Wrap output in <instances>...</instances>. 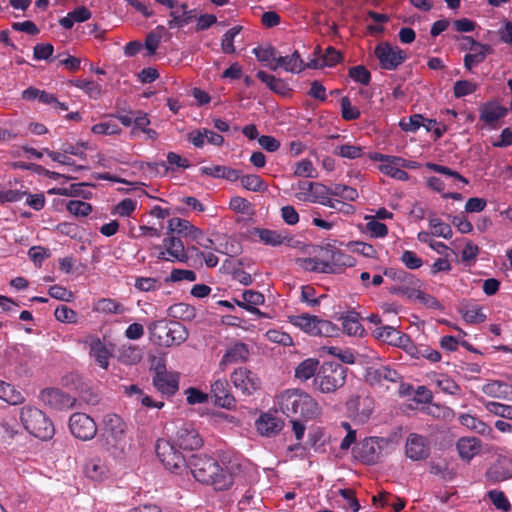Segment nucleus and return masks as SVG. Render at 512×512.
Wrapping results in <instances>:
<instances>
[{"label": "nucleus", "instance_id": "e2e57ef3", "mask_svg": "<svg viewBox=\"0 0 512 512\" xmlns=\"http://www.w3.org/2000/svg\"><path fill=\"white\" fill-rule=\"evenodd\" d=\"M341 116L346 121L356 120L360 117V110L352 106L349 97L344 96L340 100Z\"/></svg>", "mask_w": 512, "mask_h": 512}, {"label": "nucleus", "instance_id": "6e6552de", "mask_svg": "<svg viewBox=\"0 0 512 512\" xmlns=\"http://www.w3.org/2000/svg\"><path fill=\"white\" fill-rule=\"evenodd\" d=\"M375 56L378 58L381 68L396 70L407 58L406 53L398 46H392L388 42H382L375 47Z\"/></svg>", "mask_w": 512, "mask_h": 512}, {"label": "nucleus", "instance_id": "39448f33", "mask_svg": "<svg viewBox=\"0 0 512 512\" xmlns=\"http://www.w3.org/2000/svg\"><path fill=\"white\" fill-rule=\"evenodd\" d=\"M290 323L312 336L333 337L339 332L337 325L331 321L306 313L291 316Z\"/></svg>", "mask_w": 512, "mask_h": 512}, {"label": "nucleus", "instance_id": "79ce46f5", "mask_svg": "<svg viewBox=\"0 0 512 512\" xmlns=\"http://www.w3.org/2000/svg\"><path fill=\"white\" fill-rule=\"evenodd\" d=\"M368 376L371 380L381 382V381H388V382H398L401 379L400 374L390 368L389 366H380L378 368L371 369L368 372Z\"/></svg>", "mask_w": 512, "mask_h": 512}, {"label": "nucleus", "instance_id": "de8ad7c7", "mask_svg": "<svg viewBox=\"0 0 512 512\" xmlns=\"http://www.w3.org/2000/svg\"><path fill=\"white\" fill-rule=\"evenodd\" d=\"M168 315L175 319L192 320L195 317V308L186 303H176L168 308Z\"/></svg>", "mask_w": 512, "mask_h": 512}, {"label": "nucleus", "instance_id": "49530a36", "mask_svg": "<svg viewBox=\"0 0 512 512\" xmlns=\"http://www.w3.org/2000/svg\"><path fill=\"white\" fill-rule=\"evenodd\" d=\"M255 234L258 235L260 241L265 245L273 247L281 245L285 240V237L280 232L266 228L255 229Z\"/></svg>", "mask_w": 512, "mask_h": 512}, {"label": "nucleus", "instance_id": "aec40b11", "mask_svg": "<svg viewBox=\"0 0 512 512\" xmlns=\"http://www.w3.org/2000/svg\"><path fill=\"white\" fill-rule=\"evenodd\" d=\"M269 68L276 71L279 68H284L285 71L291 73H300L305 70V63L301 58L298 51H294L291 55L280 56L278 55L277 62L269 64Z\"/></svg>", "mask_w": 512, "mask_h": 512}, {"label": "nucleus", "instance_id": "393cba45", "mask_svg": "<svg viewBox=\"0 0 512 512\" xmlns=\"http://www.w3.org/2000/svg\"><path fill=\"white\" fill-rule=\"evenodd\" d=\"M481 440L476 437H461L456 442V449L460 458L469 462L481 450Z\"/></svg>", "mask_w": 512, "mask_h": 512}, {"label": "nucleus", "instance_id": "bb28decb", "mask_svg": "<svg viewBox=\"0 0 512 512\" xmlns=\"http://www.w3.org/2000/svg\"><path fill=\"white\" fill-rule=\"evenodd\" d=\"M258 432L267 437L278 434L283 428V421L269 413L260 416L256 422Z\"/></svg>", "mask_w": 512, "mask_h": 512}, {"label": "nucleus", "instance_id": "7c9ffc66", "mask_svg": "<svg viewBox=\"0 0 512 512\" xmlns=\"http://www.w3.org/2000/svg\"><path fill=\"white\" fill-rule=\"evenodd\" d=\"M173 233L185 237H189L190 234H193L194 237L200 235L198 227L194 226L190 221L178 217H173L168 220L167 235H173Z\"/></svg>", "mask_w": 512, "mask_h": 512}, {"label": "nucleus", "instance_id": "6e6d98bb", "mask_svg": "<svg viewBox=\"0 0 512 512\" xmlns=\"http://www.w3.org/2000/svg\"><path fill=\"white\" fill-rule=\"evenodd\" d=\"M486 410L496 416L512 420V405L487 401L484 403Z\"/></svg>", "mask_w": 512, "mask_h": 512}, {"label": "nucleus", "instance_id": "a878e982", "mask_svg": "<svg viewBox=\"0 0 512 512\" xmlns=\"http://www.w3.org/2000/svg\"><path fill=\"white\" fill-rule=\"evenodd\" d=\"M401 167H409L407 160L394 156L389 163L380 164L379 170L391 178L407 181L409 179V174L405 170L401 169Z\"/></svg>", "mask_w": 512, "mask_h": 512}, {"label": "nucleus", "instance_id": "c756f323", "mask_svg": "<svg viewBox=\"0 0 512 512\" xmlns=\"http://www.w3.org/2000/svg\"><path fill=\"white\" fill-rule=\"evenodd\" d=\"M0 400L12 406L22 405L26 397L15 385L0 380Z\"/></svg>", "mask_w": 512, "mask_h": 512}, {"label": "nucleus", "instance_id": "2eb2a0df", "mask_svg": "<svg viewBox=\"0 0 512 512\" xmlns=\"http://www.w3.org/2000/svg\"><path fill=\"white\" fill-rule=\"evenodd\" d=\"M324 253L325 264L330 266L331 269L329 271H326V273H340L345 267L354 266V258L351 255L341 251L340 249L330 247L326 248Z\"/></svg>", "mask_w": 512, "mask_h": 512}, {"label": "nucleus", "instance_id": "9d476101", "mask_svg": "<svg viewBox=\"0 0 512 512\" xmlns=\"http://www.w3.org/2000/svg\"><path fill=\"white\" fill-rule=\"evenodd\" d=\"M39 400L47 407L56 411H64L74 407L76 399L58 388H45L39 393Z\"/></svg>", "mask_w": 512, "mask_h": 512}, {"label": "nucleus", "instance_id": "bf43d9fd", "mask_svg": "<svg viewBox=\"0 0 512 512\" xmlns=\"http://www.w3.org/2000/svg\"><path fill=\"white\" fill-rule=\"evenodd\" d=\"M334 154L347 159H357L363 155V149L360 146L344 144L337 146Z\"/></svg>", "mask_w": 512, "mask_h": 512}, {"label": "nucleus", "instance_id": "0e129e2a", "mask_svg": "<svg viewBox=\"0 0 512 512\" xmlns=\"http://www.w3.org/2000/svg\"><path fill=\"white\" fill-rule=\"evenodd\" d=\"M186 14L187 13H185L184 10H181L178 5L176 9H171V12L169 13L170 19L167 22L168 27L170 29H174L188 25V17Z\"/></svg>", "mask_w": 512, "mask_h": 512}, {"label": "nucleus", "instance_id": "a18cd8bd", "mask_svg": "<svg viewBox=\"0 0 512 512\" xmlns=\"http://www.w3.org/2000/svg\"><path fill=\"white\" fill-rule=\"evenodd\" d=\"M253 54L258 61L265 63L267 67H269V64L276 63L279 55L277 49L271 45L258 46L253 49Z\"/></svg>", "mask_w": 512, "mask_h": 512}, {"label": "nucleus", "instance_id": "4d7b16f0", "mask_svg": "<svg viewBox=\"0 0 512 512\" xmlns=\"http://www.w3.org/2000/svg\"><path fill=\"white\" fill-rule=\"evenodd\" d=\"M242 27L234 26L229 29L221 39V49L226 54H232L235 52L234 39L240 33Z\"/></svg>", "mask_w": 512, "mask_h": 512}, {"label": "nucleus", "instance_id": "69168bd1", "mask_svg": "<svg viewBox=\"0 0 512 512\" xmlns=\"http://www.w3.org/2000/svg\"><path fill=\"white\" fill-rule=\"evenodd\" d=\"M349 76L362 85H368L371 81L370 71L363 65L353 66L349 69Z\"/></svg>", "mask_w": 512, "mask_h": 512}, {"label": "nucleus", "instance_id": "9b49d317", "mask_svg": "<svg viewBox=\"0 0 512 512\" xmlns=\"http://www.w3.org/2000/svg\"><path fill=\"white\" fill-rule=\"evenodd\" d=\"M126 425L123 419L116 414H108L104 418L103 436L108 446L119 447L125 438Z\"/></svg>", "mask_w": 512, "mask_h": 512}, {"label": "nucleus", "instance_id": "603ef678", "mask_svg": "<svg viewBox=\"0 0 512 512\" xmlns=\"http://www.w3.org/2000/svg\"><path fill=\"white\" fill-rule=\"evenodd\" d=\"M241 181V185L249 191L253 192H260L264 191L267 186L265 185L263 179L255 174L250 175H240V178L238 179Z\"/></svg>", "mask_w": 512, "mask_h": 512}, {"label": "nucleus", "instance_id": "423d86ee", "mask_svg": "<svg viewBox=\"0 0 512 512\" xmlns=\"http://www.w3.org/2000/svg\"><path fill=\"white\" fill-rule=\"evenodd\" d=\"M153 249L152 256L159 261L187 263L189 260L183 241L174 235H167L162 244L156 245Z\"/></svg>", "mask_w": 512, "mask_h": 512}, {"label": "nucleus", "instance_id": "09e8293b", "mask_svg": "<svg viewBox=\"0 0 512 512\" xmlns=\"http://www.w3.org/2000/svg\"><path fill=\"white\" fill-rule=\"evenodd\" d=\"M376 338L395 346L402 335V332L392 326H380L374 331Z\"/></svg>", "mask_w": 512, "mask_h": 512}, {"label": "nucleus", "instance_id": "dca6fc26", "mask_svg": "<svg viewBox=\"0 0 512 512\" xmlns=\"http://www.w3.org/2000/svg\"><path fill=\"white\" fill-rule=\"evenodd\" d=\"M381 446L377 438L369 437L364 439L356 449V458L363 464H376L381 456Z\"/></svg>", "mask_w": 512, "mask_h": 512}, {"label": "nucleus", "instance_id": "864d4df0", "mask_svg": "<svg viewBox=\"0 0 512 512\" xmlns=\"http://www.w3.org/2000/svg\"><path fill=\"white\" fill-rule=\"evenodd\" d=\"M488 498L492 502V504L503 512H509L512 509V505L505 493L501 490H490L487 493Z\"/></svg>", "mask_w": 512, "mask_h": 512}, {"label": "nucleus", "instance_id": "f704fd0d", "mask_svg": "<svg viewBox=\"0 0 512 512\" xmlns=\"http://www.w3.org/2000/svg\"><path fill=\"white\" fill-rule=\"evenodd\" d=\"M90 355L101 368H108L111 353L98 337L93 338L90 342Z\"/></svg>", "mask_w": 512, "mask_h": 512}, {"label": "nucleus", "instance_id": "c03bdc74", "mask_svg": "<svg viewBox=\"0 0 512 512\" xmlns=\"http://www.w3.org/2000/svg\"><path fill=\"white\" fill-rule=\"evenodd\" d=\"M331 198H340L344 201H356L358 198V192L354 187L344 184H332L330 185Z\"/></svg>", "mask_w": 512, "mask_h": 512}, {"label": "nucleus", "instance_id": "b1692460", "mask_svg": "<svg viewBox=\"0 0 512 512\" xmlns=\"http://www.w3.org/2000/svg\"><path fill=\"white\" fill-rule=\"evenodd\" d=\"M480 120L493 126L498 120L505 117L507 109L496 102H486L479 107Z\"/></svg>", "mask_w": 512, "mask_h": 512}, {"label": "nucleus", "instance_id": "5701e85b", "mask_svg": "<svg viewBox=\"0 0 512 512\" xmlns=\"http://www.w3.org/2000/svg\"><path fill=\"white\" fill-rule=\"evenodd\" d=\"M265 297L262 293L254 290H245L242 293V301L236 300V304L247 310L252 314H256L259 317H264L265 314L262 313L257 306L264 304Z\"/></svg>", "mask_w": 512, "mask_h": 512}, {"label": "nucleus", "instance_id": "f3484780", "mask_svg": "<svg viewBox=\"0 0 512 512\" xmlns=\"http://www.w3.org/2000/svg\"><path fill=\"white\" fill-rule=\"evenodd\" d=\"M176 442L181 449L195 450L202 446L203 440L192 424L185 423L176 433Z\"/></svg>", "mask_w": 512, "mask_h": 512}, {"label": "nucleus", "instance_id": "473e14b6", "mask_svg": "<svg viewBox=\"0 0 512 512\" xmlns=\"http://www.w3.org/2000/svg\"><path fill=\"white\" fill-rule=\"evenodd\" d=\"M93 311L101 314H114L120 315L127 311V308L116 299L113 298H100L93 304Z\"/></svg>", "mask_w": 512, "mask_h": 512}, {"label": "nucleus", "instance_id": "5fc2aeb1", "mask_svg": "<svg viewBox=\"0 0 512 512\" xmlns=\"http://www.w3.org/2000/svg\"><path fill=\"white\" fill-rule=\"evenodd\" d=\"M479 85L470 80H458L454 83L453 94L455 98H462L477 91Z\"/></svg>", "mask_w": 512, "mask_h": 512}, {"label": "nucleus", "instance_id": "37998d69", "mask_svg": "<svg viewBox=\"0 0 512 512\" xmlns=\"http://www.w3.org/2000/svg\"><path fill=\"white\" fill-rule=\"evenodd\" d=\"M296 263L304 269L305 271L309 272H317V273H326V271L331 270L330 266L325 264L324 258L319 259L317 257H304V258H298L296 260Z\"/></svg>", "mask_w": 512, "mask_h": 512}, {"label": "nucleus", "instance_id": "4468645a", "mask_svg": "<svg viewBox=\"0 0 512 512\" xmlns=\"http://www.w3.org/2000/svg\"><path fill=\"white\" fill-rule=\"evenodd\" d=\"M463 40L470 44V47H468L470 53H467L463 59L464 67L469 71L482 63L487 55L493 53V49L490 45L477 42L470 36H464Z\"/></svg>", "mask_w": 512, "mask_h": 512}, {"label": "nucleus", "instance_id": "13d9d810", "mask_svg": "<svg viewBox=\"0 0 512 512\" xmlns=\"http://www.w3.org/2000/svg\"><path fill=\"white\" fill-rule=\"evenodd\" d=\"M66 209L72 215L82 217H86L92 212L91 204L80 200H70L66 205Z\"/></svg>", "mask_w": 512, "mask_h": 512}, {"label": "nucleus", "instance_id": "cd10ccee", "mask_svg": "<svg viewBox=\"0 0 512 512\" xmlns=\"http://www.w3.org/2000/svg\"><path fill=\"white\" fill-rule=\"evenodd\" d=\"M200 172L202 175L230 182H235L240 178V170L224 165L203 166L200 168Z\"/></svg>", "mask_w": 512, "mask_h": 512}, {"label": "nucleus", "instance_id": "a211bd4d", "mask_svg": "<svg viewBox=\"0 0 512 512\" xmlns=\"http://www.w3.org/2000/svg\"><path fill=\"white\" fill-rule=\"evenodd\" d=\"M165 336L159 335L161 344L165 346L180 345L188 338V331L184 325L177 321H171L162 327Z\"/></svg>", "mask_w": 512, "mask_h": 512}, {"label": "nucleus", "instance_id": "2f4dec72", "mask_svg": "<svg viewBox=\"0 0 512 512\" xmlns=\"http://www.w3.org/2000/svg\"><path fill=\"white\" fill-rule=\"evenodd\" d=\"M250 350L247 344L237 342L227 349L222 357L221 364L242 363L248 360Z\"/></svg>", "mask_w": 512, "mask_h": 512}, {"label": "nucleus", "instance_id": "f257e3e1", "mask_svg": "<svg viewBox=\"0 0 512 512\" xmlns=\"http://www.w3.org/2000/svg\"><path fill=\"white\" fill-rule=\"evenodd\" d=\"M189 467L198 482L211 485L215 490H227L234 482L232 473L223 469L212 457L193 455Z\"/></svg>", "mask_w": 512, "mask_h": 512}, {"label": "nucleus", "instance_id": "4c0bfd02", "mask_svg": "<svg viewBox=\"0 0 512 512\" xmlns=\"http://www.w3.org/2000/svg\"><path fill=\"white\" fill-rule=\"evenodd\" d=\"M459 422L461 425L468 429L474 430L476 433L484 436L491 435L493 429L485 422L470 414H462L459 416Z\"/></svg>", "mask_w": 512, "mask_h": 512}, {"label": "nucleus", "instance_id": "052dcab7", "mask_svg": "<svg viewBox=\"0 0 512 512\" xmlns=\"http://www.w3.org/2000/svg\"><path fill=\"white\" fill-rule=\"evenodd\" d=\"M43 151L55 162H58L65 166H71L74 171L84 170L85 166L76 165L75 162L68 157L64 152L51 151L48 148H44Z\"/></svg>", "mask_w": 512, "mask_h": 512}, {"label": "nucleus", "instance_id": "774afa93", "mask_svg": "<svg viewBox=\"0 0 512 512\" xmlns=\"http://www.w3.org/2000/svg\"><path fill=\"white\" fill-rule=\"evenodd\" d=\"M400 261L410 270H415L423 265V260L414 251L404 250L401 254Z\"/></svg>", "mask_w": 512, "mask_h": 512}, {"label": "nucleus", "instance_id": "0eeeda50", "mask_svg": "<svg viewBox=\"0 0 512 512\" xmlns=\"http://www.w3.org/2000/svg\"><path fill=\"white\" fill-rule=\"evenodd\" d=\"M155 451L158 459L167 470L173 473H181L187 468L186 460L182 453L168 440L158 439Z\"/></svg>", "mask_w": 512, "mask_h": 512}, {"label": "nucleus", "instance_id": "8fccbe9b", "mask_svg": "<svg viewBox=\"0 0 512 512\" xmlns=\"http://www.w3.org/2000/svg\"><path fill=\"white\" fill-rule=\"evenodd\" d=\"M71 84L83 90L90 98L98 99L101 96V85L94 80L76 79Z\"/></svg>", "mask_w": 512, "mask_h": 512}, {"label": "nucleus", "instance_id": "3c124183", "mask_svg": "<svg viewBox=\"0 0 512 512\" xmlns=\"http://www.w3.org/2000/svg\"><path fill=\"white\" fill-rule=\"evenodd\" d=\"M164 32L165 27L159 25L155 28V30L147 34L145 38V48L149 56H152L156 53V50L162 40Z\"/></svg>", "mask_w": 512, "mask_h": 512}, {"label": "nucleus", "instance_id": "20e7f679", "mask_svg": "<svg viewBox=\"0 0 512 512\" xmlns=\"http://www.w3.org/2000/svg\"><path fill=\"white\" fill-rule=\"evenodd\" d=\"M347 371V367L340 363L324 362L313 379L314 389L323 394L335 393L345 385Z\"/></svg>", "mask_w": 512, "mask_h": 512}, {"label": "nucleus", "instance_id": "1a4fd4ad", "mask_svg": "<svg viewBox=\"0 0 512 512\" xmlns=\"http://www.w3.org/2000/svg\"><path fill=\"white\" fill-rule=\"evenodd\" d=\"M69 429L74 437L83 441L93 439L97 433L95 421L89 415L80 412L70 416Z\"/></svg>", "mask_w": 512, "mask_h": 512}, {"label": "nucleus", "instance_id": "4be33fe9", "mask_svg": "<svg viewBox=\"0 0 512 512\" xmlns=\"http://www.w3.org/2000/svg\"><path fill=\"white\" fill-rule=\"evenodd\" d=\"M481 391L492 398L512 401V385L501 380L489 381L482 386Z\"/></svg>", "mask_w": 512, "mask_h": 512}, {"label": "nucleus", "instance_id": "ddd939ff", "mask_svg": "<svg viewBox=\"0 0 512 512\" xmlns=\"http://www.w3.org/2000/svg\"><path fill=\"white\" fill-rule=\"evenodd\" d=\"M405 454L413 461L427 459L430 455L429 440L423 435L410 433L405 443Z\"/></svg>", "mask_w": 512, "mask_h": 512}, {"label": "nucleus", "instance_id": "f8f14e48", "mask_svg": "<svg viewBox=\"0 0 512 512\" xmlns=\"http://www.w3.org/2000/svg\"><path fill=\"white\" fill-rule=\"evenodd\" d=\"M231 381L235 388L244 395H251L260 388L258 376L245 367H239L231 374Z\"/></svg>", "mask_w": 512, "mask_h": 512}, {"label": "nucleus", "instance_id": "f03ea898", "mask_svg": "<svg viewBox=\"0 0 512 512\" xmlns=\"http://www.w3.org/2000/svg\"><path fill=\"white\" fill-rule=\"evenodd\" d=\"M280 410L290 418L313 420L321 415L319 403L307 392L300 389H288L278 397Z\"/></svg>", "mask_w": 512, "mask_h": 512}, {"label": "nucleus", "instance_id": "ea45409f", "mask_svg": "<svg viewBox=\"0 0 512 512\" xmlns=\"http://www.w3.org/2000/svg\"><path fill=\"white\" fill-rule=\"evenodd\" d=\"M85 475L94 481H101L107 475V467L99 458L90 459L85 465Z\"/></svg>", "mask_w": 512, "mask_h": 512}, {"label": "nucleus", "instance_id": "58836bf2", "mask_svg": "<svg viewBox=\"0 0 512 512\" xmlns=\"http://www.w3.org/2000/svg\"><path fill=\"white\" fill-rule=\"evenodd\" d=\"M319 367V361L317 359H305L296 367L295 377L301 381H307L315 377Z\"/></svg>", "mask_w": 512, "mask_h": 512}, {"label": "nucleus", "instance_id": "338daca9", "mask_svg": "<svg viewBox=\"0 0 512 512\" xmlns=\"http://www.w3.org/2000/svg\"><path fill=\"white\" fill-rule=\"evenodd\" d=\"M91 131L99 135H118L121 133V128L117 123L108 121L100 122L92 126Z\"/></svg>", "mask_w": 512, "mask_h": 512}, {"label": "nucleus", "instance_id": "a19ab883", "mask_svg": "<svg viewBox=\"0 0 512 512\" xmlns=\"http://www.w3.org/2000/svg\"><path fill=\"white\" fill-rule=\"evenodd\" d=\"M309 202L319 203L327 207H334L335 203L330 195V186L315 182Z\"/></svg>", "mask_w": 512, "mask_h": 512}, {"label": "nucleus", "instance_id": "680f3d73", "mask_svg": "<svg viewBox=\"0 0 512 512\" xmlns=\"http://www.w3.org/2000/svg\"><path fill=\"white\" fill-rule=\"evenodd\" d=\"M343 330L349 336H361L364 332V328L360 321L354 316H346L342 321Z\"/></svg>", "mask_w": 512, "mask_h": 512}, {"label": "nucleus", "instance_id": "72a5a7b5", "mask_svg": "<svg viewBox=\"0 0 512 512\" xmlns=\"http://www.w3.org/2000/svg\"><path fill=\"white\" fill-rule=\"evenodd\" d=\"M256 77L261 82L265 83L266 86L274 93L285 96L291 91L288 84L283 79L276 78L274 75L268 74L265 71L259 70L256 73Z\"/></svg>", "mask_w": 512, "mask_h": 512}, {"label": "nucleus", "instance_id": "412c9836", "mask_svg": "<svg viewBox=\"0 0 512 512\" xmlns=\"http://www.w3.org/2000/svg\"><path fill=\"white\" fill-rule=\"evenodd\" d=\"M383 275L396 282V285H402L413 289H416L417 286H422V281L419 278L403 269L388 267L384 269Z\"/></svg>", "mask_w": 512, "mask_h": 512}, {"label": "nucleus", "instance_id": "c9c22d12", "mask_svg": "<svg viewBox=\"0 0 512 512\" xmlns=\"http://www.w3.org/2000/svg\"><path fill=\"white\" fill-rule=\"evenodd\" d=\"M92 16L91 11L85 6H78L70 11L67 16L59 20V24L65 29H71L74 23H82L89 20Z\"/></svg>", "mask_w": 512, "mask_h": 512}, {"label": "nucleus", "instance_id": "e433bc0d", "mask_svg": "<svg viewBox=\"0 0 512 512\" xmlns=\"http://www.w3.org/2000/svg\"><path fill=\"white\" fill-rule=\"evenodd\" d=\"M459 311L463 319L469 324H480L485 322L487 318L482 307L477 304H462Z\"/></svg>", "mask_w": 512, "mask_h": 512}, {"label": "nucleus", "instance_id": "7ed1b4c3", "mask_svg": "<svg viewBox=\"0 0 512 512\" xmlns=\"http://www.w3.org/2000/svg\"><path fill=\"white\" fill-rule=\"evenodd\" d=\"M20 422L28 433L40 440H50L55 434L51 419L35 406L25 405L20 409Z\"/></svg>", "mask_w": 512, "mask_h": 512}, {"label": "nucleus", "instance_id": "6ab92c4d", "mask_svg": "<svg viewBox=\"0 0 512 512\" xmlns=\"http://www.w3.org/2000/svg\"><path fill=\"white\" fill-rule=\"evenodd\" d=\"M228 382L218 379L211 385V394L214 397L215 405L231 409L235 405V398L228 390Z\"/></svg>", "mask_w": 512, "mask_h": 512}, {"label": "nucleus", "instance_id": "c85d7f7f", "mask_svg": "<svg viewBox=\"0 0 512 512\" xmlns=\"http://www.w3.org/2000/svg\"><path fill=\"white\" fill-rule=\"evenodd\" d=\"M153 384L162 394L172 396L178 390V377L167 372H157Z\"/></svg>", "mask_w": 512, "mask_h": 512}]
</instances>
